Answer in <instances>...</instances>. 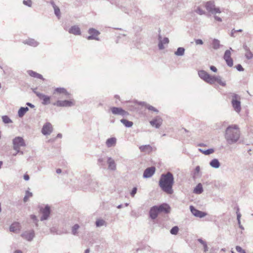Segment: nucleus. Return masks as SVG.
Returning <instances> with one entry per match:
<instances>
[{
    "instance_id": "obj_10",
    "label": "nucleus",
    "mask_w": 253,
    "mask_h": 253,
    "mask_svg": "<svg viewBox=\"0 0 253 253\" xmlns=\"http://www.w3.org/2000/svg\"><path fill=\"white\" fill-rule=\"evenodd\" d=\"M199 77L208 84H210L211 83L212 76H211L207 72L204 70H200L198 72Z\"/></svg>"
},
{
    "instance_id": "obj_8",
    "label": "nucleus",
    "mask_w": 253,
    "mask_h": 253,
    "mask_svg": "<svg viewBox=\"0 0 253 253\" xmlns=\"http://www.w3.org/2000/svg\"><path fill=\"white\" fill-rule=\"evenodd\" d=\"M88 33L90 35L89 36L87 37V39L88 40H95L96 41H99V39L98 38V36L100 35V32L94 29V28H90L88 31Z\"/></svg>"
},
{
    "instance_id": "obj_59",
    "label": "nucleus",
    "mask_w": 253,
    "mask_h": 253,
    "mask_svg": "<svg viewBox=\"0 0 253 253\" xmlns=\"http://www.w3.org/2000/svg\"><path fill=\"white\" fill-rule=\"evenodd\" d=\"M243 48L245 50V51L246 52H248V51H250V48L248 47V46L246 44L243 45Z\"/></svg>"
},
{
    "instance_id": "obj_44",
    "label": "nucleus",
    "mask_w": 253,
    "mask_h": 253,
    "mask_svg": "<svg viewBox=\"0 0 253 253\" xmlns=\"http://www.w3.org/2000/svg\"><path fill=\"white\" fill-rule=\"evenodd\" d=\"M105 221L103 219H98L96 221L95 224L97 227H101L105 224Z\"/></svg>"
},
{
    "instance_id": "obj_38",
    "label": "nucleus",
    "mask_w": 253,
    "mask_h": 253,
    "mask_svg": "<svg viewBox=\"0 0 253 253\" xmlns=\"http://www.w3.org/2000/svg\"><path fill=\"white\" fill-rule=\"evenodd\" d=\"M198 241L204 247V251L205 252H207L209 251V248L207 246V242L205 241H204L202 239L199 238L198 239Z\"/></svg>"
},
{
    "instance_id": "obj_18",
    "label": "nucleus",
    "mask_w": 253,
    "mask_h": 253,
    "mask_svg": "<svg viewBox=\"0 0 253 253\" xmlns=\"http://www.w3.org/2000/svg\"><path fill=\"white\" fill-rule=\"evenodd\" d=\"M41 211L42 213V216L41 217V220L43 221L47 219L50 213V207L47 205L44 208L42 209Z\"/></svg>"
},
{
    "instance_id": "obj_31",
    "label": "nucleus",
    "mask_w": 253,
    "mask_h": 253,
    "mask_svg": "<svg viewBox=\"0 0 253 253\" xmlns=\"http://www.w3.org/2000/svg\"><path fill=\"white\" fill-rule=\"evenodd\" d=\"M169 40L168 38H164L162 41H160L158 43V47L159 49L162 50L165 48L164 44H168Z\"/></svg>"
},
{
    "instance_id": "obj_3",
    "label": "nucleus",
    "mask_w": 253,
    "mask_h": 253,
    "mask_svg": "<svg viewBox=\"0 0 253 253\" xmlns=\"http://www.w3.org/2000/svg\"><path fill=\"white\" fill-rule=\"evenodd\" d=\"M68 100H58L52 104L54 106L59 107H70L75 105V100L71 98H68Z\"/></svg>"
},
{
    "instance_id": "obj_17",
    "label": "nucleus",
    "mask_w": 253,
    "mask_h": 253,
    "mask_svg": "<svg viewBox=\"0 0 253 253\" xmlns=\"http://www.w3.org/2000/svg\"><path fill=\"white\" fill-rule=\"evenodd\" d=\"M163 120L160 116H157L154 119L150 122V125L156 127V128H159L162 124Z\"/></svg>"
},
{
    "instance_id": "obj_21",
    "label": "nucleus",
    "mask_w": 253,
    "mask_h": 253,
    "mask_svg": "<svg viewBox=\"0 0 253 253\" xmlns=\"http://www.w3.org/2000/svg\"><path fill=\"white\" fill-rule=\"evenodd\" d=\"M107 163L108 165V169L112 171H115L116 169V164L112 157H107Z\"/></svg>"
},
{
    "instance_id": "obj_57",
    "label": "nucleus",
    "mask_w": 253,
    "mask_h": 253,
    "mask_svg": "<svg viewBox=\"0 0 253 253\" xmlns=\"http://www.w3.org/2000/svg\"><path fill=\"white\" fill-rule=\"evenodd\" d=\"M239 209H238L237 210V211L236 212V213H237V220H239V219H240L241 218V213L239 212Z\"/></svg>"
},
{
    "instance_id": "obj_13",
    "label": "nucleus",
    "mask_w": 253,
    "mask_h": 253,
    "mask_svg": "<svg viewBox=\"0 0 253 253\" xmlns=\"http://www.w3.org/2000/svg\"><path fill=\"white\" fill-rule=\"evenodd\" d=\"M211 81L210 84H213L215 82H217L222 86H225L226 85V82L223 81L222 77L220 76H212Z\"/></svg>"
},
{
    "instance_id": "obj_61",
    "label": "nucleus",
    "mask_w": 253,
    "mask_h": 253,
    "mask_svg": "<svg viewBox=\"0 0 253 253\" xmlns=\"http://www.w3.org/2000/svg\"><path fill=\"white\" fill-rule=\"evenodd\" d=\"M23 178L26 181L29 180V179H30L29 176L28 174H25L24 175Z\"/></svg>"
},
{
    "instance_id": "obj_63",
    "label": "nucleus",
    "mask_w": 253,
    "mask_h": 253,
    "mask_svg": "<svg viewBox=\"0 0 253 253\" xmlns=\"http://www.w3.org/2000/svg\"><path fill=\"white\" fill-rule=\"evenodd\" d=\"M236 32V30L235 29H233L231 33V36L232 37H235V36L234 35V33Z\"/></svg>"
},
{
    "instance_id": "obj_9",
    "label": "nucleus",
    "mask_w": 253,
    "mask_h": 253,
    "mask_svg": "<svg viewBox=\"0 0 253 253\" xmlns=\"http://www.w3.org/2000/svg\"><path fill=\"white\" fill-rule=\"evenodd\" d=\"M110 110L113 114L116 115H120L123 117L127 116L128 115L127 112L126 111L122 108L113 107L110 108Z\"/></svg>"
},
{
    "instance_id": "obj_34",
    "label": "nucleus",
    "mask_w": 253,
    "mask_h": 253,
    "mask_svg": "<svg viewBox=\"0 0 253 253\" xmlns=\"http://www.w3.org/2000/svg\"><path fill=\"white\" fill-rule=\"evenodd\" d=\"M29 110V108L27 107H21L18 112V116L20 118H22L24 116L25 113Z\"/></svg>"
},
{
    "instance_id": "obj_64",
    "label": "nucleus",
    "mask_w": 253,
    "mask_h": 253,
    "mask_svg": "<svg viewBox=\"0 0 253 253\" xmlns=\"http://www.w3.org/2000/svg\"><path fill=\"white\" fill-rule=\"evenodd\" d=\"M50 4L52 5L53 8H54L55 7H56L57 6L55 5L54 2L53 1H50Z\"/></svg>"
},
{
    "instance_id": "obj_25",
    "label": "nucleus",
    "mask_w": 253,
    "mask_h": 253,
    "mask_svg": "<svg viewBox=\"0 0 253 253\" xmlns=\"http://www.w3.org/2000/svg\"><path fill=\"white\" fill-rule=\"evenodd\" d=\"M23 43L30 46L36 47L39 44V42L33 39H28L23 42Z\"/></svg>"
},
{
    "instance_id": "obj_4",
    "label": "nucleus",
    "mask_w": 253,
    "mask_h": 253,
    "mask_svg": "<svg viewBox=\"0 0 253 253\" xmlns=\"http://www.w3.org/2000/svg\"><path fill=\"white\" fill-rule=\"evenodd\" d=\"M205 6L207 10L211 14L216 15L221 13L219 7L215 6L214 1L213 0L206 2Z\"/></svg>"
},
{
    "instance_id": "obj_42",
    "label": "nucleus",
    "mask_w": 253,
    "mask_h": 253,
    "mask_svg": "<svg viewBox=\"0 0 253 253\" xmlns=\"http://www.w3.org/2000/svg\"><path fill=\"white\" fill-rule=\"evenodd\" d=\"M2 120L4 123L5 124H9L11 123L12 120L7 116H3L2 117Z\"/></svg>"
},
{
    "instance_id": "obj_29",
    "label": "nucleus",
    "mask_w": 253,
    "mask_h": 253,
    "mask_svg": "<svg viewBox=\"0 0 253 253\" xmlns=\"http://www.w3.org/2000/svg\"><path fill=\"white\" fill-rule=\"evenodd\" d=\"M28 74L32 77L42 79V80H44V79L43 78L42 76L35 71H33L32 70H29L27 71Z\"/></svg>"
},
{
    "instance_id": "obj_5",
    "label": "nucleus",
    "mask_w": 253,
    "mask_h": 253,
    "mask_svg": "<svg viewBox=\"0 0 253 253\" xmlns=\"http://www.w3.org/2000/svg\"><path fill=\"white\" fill-rule=\"evenodd\" d=\"M232 105L234 110L237 112H240L241 111V102L240 97L236 94L233 93L232 95Z\"/></svg>"
},
{
    "instance_id": "obj_24",
    "label": "nucleus",
    "mask_w": 253,
    "mask_h": 253,
    "mask_svg": "<svg viewBox=\"0 0 253 253\" xmlns=\"http://www.w3.org/2000/svg\"><path fill=\"white\" fill-rule=\"evenodd\" d=\"M68 32L70 34H72L74 35H80L81 34L80 28L77 25L72 26L69 29Z\"/></svg>"
},
{
    "instance_id": "obj_11",
    "label": "nucleus",
    "mask_w": 253,
    "mask_h": 253,
    "mask_svg": "<svg viewBox=\"0 0 253 253\" xmlns=\"http://www.w3.org/2000/svg\"><path fill=\"white\" fill-rule=\"evenodd\" d=\"M53 131V127L51 123L46 122L45 123L42 129V133L44 135H48L51 133Z\"/></svg>"
},
{
    "instance_id": "obj_45",
    "label": "nucleus",
    "mask_w": 253,
    "mask_h": 253,
    "mask_svg": "<svg viewBox=\"0 0 253 253\" xmlns=\"http://www.w3.org/2000/svg\"><path fill=\"white\" fill-rule=\"evenodd\" d=\"M226 185V184L225 183H222V182H220L219 181L215 182L214 183V186L215 187L217 188H220L221 187H223Z\"/></svg>"
},
{
    "instance_id": "obj_6",
    "label": "nucleus",
    "mask_w": 253,
    "mask_h": 253,
    "mask_svg": "<svg viewBox=\"0 0 253 253\" xmlns=\"http://www.w3.org/2000/svg\"><path fill=\"white\" fill-rule=\"evenodd\" d=\"M53 93L55 95H62L60 98H70L71 96V93L68 92L66 89L64 87L55 88L53 90Z\"/></svg>"
},
{
    "instance_id": "obj_53",
    "label": "nucleus",
    "mask_w": 253,
    "mask_h": 253,
    "mask_svg": "<svg viewBox=\"0 0 253 253\" xmlns=\"http://www.w3.org/2000/svg\"><path fill=\"white\" fill-rule=\"evenodd\" d=\"M31 218L34 221V222L35 223L36 225L38 226V219L37 218V217L35 215L32 214L31 215Z\"/></svg>"
},
{
    "instance_id": "obj_50",
    "label": "nucleus",
    "mask_w": 253,
    "mask_h": 253,
    "mask_svg": "<svg viewBox=\"0 0 253 253\" xmlns=\"http://www.w3.org/2000/svg\"><path fill=\"white\" fill-rule=\"evenodd\" d=\"M196 13H198L200 15H203L205 13V12L204 10H203L201 8L198 7L195 10Z\"/></svg>"
},
{
    "instance_id": "obj_54",
    "label": "nucleus",
    "mask_w": 253,
    "mask_h": 253,
    "mask_svg": "<svg viewBox=\"0 0 253 253\" xmlns=\"http://www.w3.org/2000/svg\"><path fill=\"white\" fill-rule=\"evenodd\" d=\"M137 189L136 187H133L131 192H130V195L132 197H134L135 194L137 192Z\"/></svg>"
},
{
    "instance_id": "obj_2",
    "label": "nucleus",
    "mask_w": 253,
    "mask_h": 253,
    "mask_svg": "<svg viewBox=\"0 0 253 253\" xmlns=\"http://www.w3.org/2000/svg\"><path fill=\"white\" fill-rule=\"evenodd\" d=\"M224 137L228 144L232 145L237 143L240 137V131L238 126H228L225 130Z\"/></svg>"
},
{
    "instance_id": "obj_58",
    "label": "nucleus",
    "mask_w": 253,
    "mask_h": 253,
    "mask_svg": "<svg viewBox=\"0 0 253 253\" xmlns=\"http://www.w3.org/2000/svg\"><path fill=\"white\" fill-rule=\"evenodd\" d=\"M214 18L215 20L218 21L219 22H221L222 21V19L220 17L216 16L215 15H214Z\"/></svg>"
},
{
    "instance_id": "obj_20",
    "label": "nucleus",
    "mask_w": 253,
    "mask_h": 253,
    "mask_svg": "<svg viewBox=\"0 0 253 253\" xmlns=\"http://www.w3.org/2000/svg\"><path fill=\"white\" fill-rule=\"evenodd\" d=\"M156 169L154 167H151L147 168L143 172L144 178H150L155 173Z\"/></svg>"
},
{
    "instance_id": "obj_52",
    "label": "nucleus",
    "mask_w": 253,
    "mask_h": 253,
    "mask_svg": "<svg viewBox=\"0 0 253 253\" xmlns=\"http://www.w3.org/2000/svg\"><path fill=\"white\" fill-rule=\"evenodd\" d=\"M200 166H196V168H195V171H194V175H195V176H198L199 174V172H200Z\"/></svg>"
},
{
    "instance_id": "obj_32",
    "label": "nucleus",
    "mask_w": 253,
    "mask_h": 253,
    "mask_svg": "<svg viewBox=\"0 0 253 253\" xmlns=\"http://www.w3.org/2000/svg\"><path fill=\"white\" fill-rule=\"evenodd\" d=\"M210 165L213 168L218 169L220 167V163L217 159H213L210 162Z\"/></svg>"
},
{
    "instance_id": "obj_28",
    "label": "nucleus",
    "mask_w": 253,
    "mask_h": 253,
    "mask_svg": "<svg viewBox=\"0 0 253 253\" xmlns=\"http://www.w3.org/2000/svg\"><path fill=\"white\" fill-rule=\"evenodd\" d=\"M138 104L139 105H142V106H145L149 110L153 111V112H155L157 114L158 113V112H159L158 110H157L156 108H155L153 106H151V105H150L149 104H147L145 102H139L138 103Z\"/></svg>"
},
{
    "instance_id": "obj_37",
    "label": "nucleus",
    "mask_w": 253,
    "mask_h": 253,
    "mask_svg": "<svg viewBox=\"0 0 253 253\" xmlns=\"http://www.w3.org/2000/svg\"><path fill=\"white\" fill-rule=\"evenodd\" d=\"M121 122L126 127H130L133 125V122L126 119H121Z\"/></svg>"
},
{
    "instance_id": "obj_39",
    "label": "nucleus",
    "mask_w": 253,
    "mask_h": 253,
    "mask_svg": "<svg viewBox=\"0 0 253 253\" xmlns=\"http://www.w3.org/2000/svg\"><path fill=\"white\" fill-rule=\"evenodd\" d=\"M80 228V226L78 224H75L72 227V234L74 235H77L78 234V230Z\"/></svg>"
},
{
    "instance_id": "obj_35",
    "label": "nucleus",
    "mask_w": 253,
    "mask_h": 253,
    "mask_svg": "<svg viewBox=\"0 0 253 253\" xmlns=\"http://www.w3.org/2000/svg\"><path fill=\"white\" fill-rule=\"evenodd\" d=\"M211 44H212V48L214 49H217L221 46V45L220 44V41L216 39H214L212 40Z\"/></svg>"
},
{
    "instance_id": "obj_30",
    "label": "nucleus",
    "mask_w": 253,
    "mask_h": 253,
    "mask_svg": "<svg viewBox=\"0 0 253 253\" xmlns=\"http://www.w3.org/2000/svg\"><path fill=\"white\" fill-rule=\"evenodd\" d=\"M139 149L141 152L149 153L152 151V148L150 145H146L140 146Z\"/></svg>"
},
{
    "instance_id": "obj_26",
    "label": "nucleus",
    "mask_w": 253,
    "mask_h": 253,
    "mask_svg": "<svg viewBox=\"0 0 253 253\" xmlns=\"http://www.w3.org/2000/svg\"><path fill=\"white\" fill-rule=\"evenodd\" d=\"M106 145L108 148L115 146L117 143V139L115 137H111L106 141Z\"/></svg>"
},
{
    "instance_id": "obj_40",
    "label": "nucleus",
    "mask_w": 253,
    "mask_h": 253,
    "mask_svg": "<svg viewBox=\"0 0 253 253\" xmlns=\"http://www.w3.org/2000/svg\"><path fill=\"white\" fill-rule=\"evenodd\" d=\"M33 196V194L32 192H30L28 190L26 191V195L24 197L23 201L24 202H27L29 198L32 197Z\"/></svg>"
},
{
    "instance_id": "obj_46",
    "label": "nucleus",
    "mask_w": 253,
    "mask_h": 253,
    "mask_svg": "<svg viewBox=\"0 0 253 253\" xmlns=\"http://www.w3.org/2000/svg\"><path fill=\"white\" fill-rule=\"evenodd\" d=\"M54 13L55 15L59 18L60 17V10L58 6L55 7L54 8Z\"/></svg>"
},
{
    "instance_id": "obj_19",
    "label": "nucleus",
    "mask_w": 253,
    "mask_h": 253,
    "mask_svg": "<svg viewBox=\"0 0 253 253\" xmlns=\"http://www.w3.org/2000/svg\"><path fill=\"white\" fill-rule=\"evenodd\" d=\"M190 210L192 213L196 217L202 218L207 214L206 213L197 210L193 206H190Z\"/></svg>"
},
{
    "instance_id": "obj_51",
    "label": "nucleus",
    "mask_w": 253,
    "mask_h": 253,
    "mask_svg": "<svg viewBox=\"0 0 253 253\" xmlns=\"http://www.w3.org/2000/svg\"><path fill=\"white\" fill-rule=\"evenodd\" d=\"M236 250L238 253H246V251L242 249V248L240 246H237L236 247Z\"/></svg>"
},
{
    "instance_id": "obj_22",
    "label": "nucleus",
    "mask_w": 253,
    "mask_h": 253,
    "mask_svg": "<svg viewBox=\"0 0 253 253\" xmlns=\"http://www.w3.org/2000/svg\"><path fill=\"white\" fill-rule=\"evenodd\" d=\"M21 229L20 224L18 222L13 223L9 227L10 232L18 233Z\"/></svg>"
},
{
    "instance_id": "obj_56",
    "label": "nucleus",
    "mask_w": 253,
    "mask_h": 253,
    "mask_svg": "<svg viewBox=\"0 0 253 253\" xmlns=\"http://www.w3.org/2000/svg\"><path fill=\"white\" fill-rule=\"evenodd\" d=\"M195 43L196 44H200L202 45L203 44V42L201 39H197L195 40Z\"/></svg>"
},
{
    "instance_id": "obj_41",
    "label": "nucleus",
    "mask_w": 253,
    "mask_h": 253,
    "mask_svg": "<svg viewBox=\"0 0 253 253\" xmlns=\"http://www.w3.org/2000/svg\"><path fill=\"white\" fill-rule=\"evenodd\" d=\"M105 159L103 157H100L98 159L97 164L99 166H104L105 165Z\"/></svg>"
},
{
    "instance_id": "obj_14",
    "label": "nucleus",
    "mask_w": 253,
    "mask_h": 253,
    "mask_svg": "<svg viewBox=\"0 0 253 253\" xmlns=\"http://www.w3.org/2000/svg\"><path fill=\"white\" fill-rule=\"evenodd\" d=\"M211 81L210 84H213L215 82H217L222 86H225L226 85V82L223 81L222 77L220 76H212Z\"/></svg>"
},
{
    "instance_id": "obj_49",
    "label": "nucleus",
    "mask_w": 253,
    "mask_h": 253,
    "mask_svg": "<svg viewBox=\"0 0 253 253\" xmlns=\"http://www.w3.org/2000/svg\"><path fill=\"white\" fill-rule=\"evenodd\" d=\"M23 3L28 7H31L32 5V1L31 0H24Z\"/></svg>"
},
{
    "instance_id": "obj_55",
    "label": "nucleus",
    "mask_w": 253,
    "mask_h": 253,
    "mask_svg": "<svg viewBox=\"0 0 253 253\" xmlns=\"http://www.w3.org/2000/svg\"><path fill=\"white\" fill-rule=\"evenodd\" d=\"M236 68L237 70L239 71H244V68H243V67L242 66V65L241 64H238L236 66Z\"/></svg>"
},
{
    "instance_id": "obj_23",
    "label": "nucleus",
    "mask_w": 253,
    "mask_h": 253,
    "mask_svg": "<svg viewBox=\"0 0 253 253\" xmlns=\"http://www.w3.org/2000/svg\"><path fill=\"white\" fill-rule=\"evenodd\" d=\"M159 213V210L158 209V206H153L151 208L150 210V216L152 219H155L157 217Z\"/></svg>"
},
{
    "instance_id": "obj_47",
    "label": "nucleus",
    "mask_w": 253,
    "mask_h": 253,
    "mask_svg": "<svg viewBox=\"0 0 253 253\" xmlns=\"http://www.w3.org/2000/svg\"><path fill=\"white\" fill-rule=\"evenodd\" d=\"M245 57L248 59H251L253 57V54L251 51H248L245 53Z\"/></svg>"
},
{
    "instance_id": "obj_15",
    "label": "nucleus",
    "mask_w": 253,
    "mask_h": 253,
    "mask_svg": "<svg viewBox=\"0 0 253 253\" xmlns=\"http://www.w3.org/2000/svg\"><path fill=\"white\" fill-rule=\"evenodd\" d=\"M21 237L28 241H31L35 237V232L33 230L26 231L22 233Z\"/></svg>"
},
{
    "instance_id": "obj_27",
    "label": "nucleus",
    "mask_w": 253,
    "mask_h": 253,
    "mask_svg": "<svg viewBox=\"0 0 253 253\" xmlns=\"http://www.w3.org/2000/svg\"><path fill=\"white\" fill-rule=\"evenodd\" d=\"M158 209L159 212H165V213H168L169 211L170 207L167 204H163L158 206Z\"/></svg>"
},
{
    "instance_id": "obj_36",
    "label": "nucleus",
    "mask_w": 253,
    "mask_h": 253,
    "mask_svg": "<svg viewBox=\"0 0 253 253\" xmlns=\"http://www.w3.org/2000/svg\"><path fill=\"white\" fill-rule=\"evenodd\" d=\"M185 49L183 47H178L176 51L174 52V54L178 56H181L184 54Z\"/></svg>"
},
{
    "instance_id": "obj_48",
    "label": "nucleus",
    "mask_w": 253,
    "mask_h": 253,
    "mask_svg": "<svg viewBox=\"0 0 253 253\" xmlns=\"http://www.w3.org/2000/svg\"><path fill=\"white\" fill-rule=\"evenodd\" d=\"M214 152V150L212 148H210L208 150H205L204 152H203V154L206 155H209L212 153H213Z\"/></svg>"
},
{
    "instance_id": "obj_43",
    "label": "nucleus",
    "mask_w": 253,
    "mask_h": 253,
    "mask_svg": "<svg viewBox=\"0 0 253 253\" xmlns=\"http://www.w3.org/2000/svg\"><path fill=\"white\" fill-rule=\"evenodd\" d=\"M178 231H179V228H178V226H175L173 227L170 229V233L172 235H176V234H177Z\"/></svg>"
},
{
    "instance_id": "obj_60",
    "label": "nucleus",
    "mask_w": 253,
    "mask_h": 253,
    "mask_svg": "<svg viewBox=\"0 0 253 253\" xmlns=\"http://www.w3.org/2000/svg\"><path fill=\"white\" fill-rule=\"evenodd\" d=\"M210 69L213 71V72H217V69L215 67L213 66H211L210 67Z\"/></svg>"
},
{
    "instance_id": "obj_33",
    "label": "nucleus",
    "mask_w": 253,
    "mask_h": 253,
    "mask_svg": "<svg viewBox=\"0 0 253 253\" xmlns=\"http://www.w3.org/2000/svg\"><path fill=\"white\" fill-rule=\"evenodd\" d=\"M203 192V188L201 183L198 184L194 189L193 192L197 194H200Z\"/></svg>"
},
{
    "instance_id": "obj_7",
    "label": "nucleus",
    "mask_w": 253,
    "mask_h": 253,
    "mask_svg": "<svg viewBox=\"0 0 253 253\" xmlns=\"http://www.w3.org/2000/svg\"><path fill=\"white\" fill-rule=\"evenodd\" d=\"M13 149L19 152L20 147L25 146V143L22 137L18 136L13 139Z\"/></svg>"
},
{
    "instance_id": "obj_16",
    "label": "nucleus",
    "mask_w": 253,
    "mask_h": 253,
    "mask_svg": "<svg viewBox=\"0 0 253 253\" xmlns=\"http://www.w3.org/2000/svg\"><path fill=\"white\" fill-rule=\"evenodd\" d=\"M36 95L42 100V104L46 105L50 103V97L40 92L36 93Z\"/></svg>"
},
{
    "instance_id": "obj_62",
    "label": "nucleus",
    "mask_w": 253,
    "mask_h": 253,
    "mask_svg": "<svg viewBox=\"0 0 253 253\" xmlns=\"http://www.w3.org/2000/svg\"><path fill=\"white\" fill-rule=\"evenodd\" d=\"M26 105L32 108H34L35 107V106L33 104L29 102H27Z\"/></svg>"
},
{
    "instance_id": "obj_1",
    "label": "nucleus",
    "mask_w": 253,
    "mask_h": 253,
    "mask_svg": "<svg viewBox=\"0 0 253 253\" xmlns=\"http://www.w3.org/2000/svg\"><path fill=\"white\" fill-rule=\"evenodd\" d=\"M174 182L173 174L170 172H168L161 175L159 185L164 192L168 194H172L173 193L172 186Z\"/></svg>"
},
{
    "instance_id": "obj_12",
    "label": "nucleus",
    "mask_w": 253,
    "mask_h": 253,
    "mask_svg": "<svg viewBox=\"0 0 253 253\" xmlns=\"http://www.w3.org/2000/svg\"><path fill=\"white\" fill-rule=\"evenodd\" d=\"M230 50H232V49L231 47L230 48V49L226 50L225 51L223 58L225 60L227 65L229 67H232L233 65V61L231 57V53Z\"/></svg>"
}]
</instances>
